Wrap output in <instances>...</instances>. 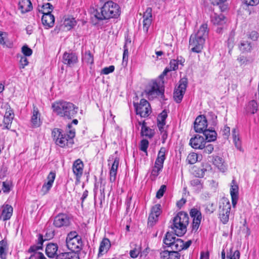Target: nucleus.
Segmentation results:
<instances>
[{"instance_id":"nucleus-39","label":"nucleus","mask_w":259,"mask_h":259,"mask_svg":"<svg viewBox=\"0 0 259 259\" xmlns=\"http://www.w3.org/2000/svg\"><path fill=\"white\" fill-rule=\"evenodd\" d=\"M177 239L173 234L167 232L163 239V243L169 247Z\"/></svg>"},{"instance_id":"nucleus-2","label":"nucleus","mask_w":259,"mask_h":259,"mask_svg":"<svg viewBox=\"0 0 259 259\" xmlns=\"http://www.w3.org/2000/svg\"><path fill=\"white\" fill-rule=\"evenodd\" d=\"M120 15V10L118 5L113 1H108L99 10L96 11L95 16L99 20H103L116 18Z\"/></svg>"},{"instance_id":"nucleus-54","label":"nucleus","mask_w":259,"mask_h":259,"mask_svg":"<svg viewBox=\"0 0 259 259\" xmlns=\"http://www.w3.org/2000/svg\"><path fill=\"white\" fill-rule=\"evenodd\" d=\"M151 213L159 216L161 213V205L157 204L153 206L151 209Z\"/></svg>"},{"instance_id":"nucleus-45","label":"nucleus","mask_w":259,"mask_h":259,"mask_svg":"<svg viewBox=\"0 0 259 259\" xmlns=\"http://www.w3.org/2000/svg\"><path fill=\"white\" fill-rule=\"evenodd\" d=\"M135 247L130 251L131 257L134 258L137 257L141 252V247L136 244H135Z\"/></svg>"},{"instance_id":"nucleus-47","label":"nucleus","mask_w":259,"mask_h":259,"mask_svg":"<svg viewBox=\"0 0 259 259\" xmlns=\"http://www.w3.org/2000/svg\"><path fill=\"white\" fill-rule=\"evenodd\" d=\"M131 41H128L127 40H126L125 44L124 45L123 48V62H125L126 63L128 61V50L127 47L128 44H130Z\"/></svg>"},{"instance_id":"nucleus-38","label":"nucleus","mask_w":259,"mask_h":259,"mask_svg":"<svg viewBox=\"0 0 259 259\" xmlns=\"http://www.w3.org/2000/svg\"><path fill=\"white\" fill-rule=\"evenodd\" d=\"M258 106L256 102L254 100L250 101L246 107V111L248 113L254 114L257 110Z\"/></svg>"},{"instance_id":"nucleus-37","label":"nucleus","mask_w":259,"mask_h":259,"mask_svg":"<svg viewBox=\"0 0 259 259\" xmlns=\"http://www.w3.org/2000/svg\"><path fill=\"white\" fill-rule=\"evenodd\" d=\"M232 137L235 147L239 150H241V142L239 134L235 128H234L232 131Z\"/></svg>"},{"instance_id":"nucleus-35","label":"nucleus","mask_w":259,"mask_h":259,"mask_svg":"<svg viewBox=\"0 0 259 259\" xmlns=\"http://www.w3.org/2000/svg\"><path fill=\"white\" fill-rule=\"evenodd\" d=\"M239 48L242 53L250 52L252 49L251 43L247 40H242L239 45Z\"/></svg>"},{"instance_id":"nucleus-5","label":"nucleus","mask_w":259,"mask_h":259,"mask_svg":"<svg viewBox=\"0 0 259 259\" xmlns=\"http://www.w3.org/2000/svg\"><path fill=\"white\" fill-rule=\"evenodd\" d=\"M52 135L56 144L63 148L65 146H71L73 144L75 131L71 130L69 131V134L68 135L63 133L61 129L55 128L52 131Z\"/></svg>"},{"instance_id":"nucleus-63","label":"nucleus","mask_w":259,"mask_h":259,"mask_svg":"<svg viewBox=\"0 0 259 259\" xmlns=\"http://www.w3.org/2000/svg\"><path fill=\"white\" fill-rule=\"evenodd\" d=\"M170 256L169 259H180V253L178 252L177 251H170Z\"/></svg>"},{"instance_id":"nucleus-29","label":"nucleus","mask_w":259,"mask_h":259,"mask_svg":"<svg viewBox=\"0 0 259 259\" xmlns=\"http://www.w3.org/2000/svg\"><path fill=\"white\" fill-rule=\"evenodd\" d=\"M3 207V208L2 212V217L3 220L4 221H7L10 219L13 214V207L9 204L4 205Z\"/></svg>"},{"instance_id":"nucleus-16","label":"nucleus","mask_w":259,"mask_h":259,"mask_svg":"<svg viewBox=\"0 0 259 259\" xmlns=\"http://www.w3.org/2000/svg\"><path fill=\"white\" fill-rule=\"evenodd\" d=\"M152 10L151 8L148 7L144 12L143 16V28L144 31L147 33L148 29L150 26L152 21Z\"/></svg>"},{"instance_id":"nucleus-23","label":"nucleus","mask_w":259,"mask_h":259,"mask_svg":"<svg viewBox=\"0 0 259 259\" xmlns=\"http://www.w3.org/2000/svg\"><path fill=\"white\" fill-rule=\"evenodd\" d=\"M139 124L142 125L141 134L142 136H145L149 139L152 138L154 136L155 134L154 131L147 126L145 121H143L142 122L139 121Z\"/></svg>"},{"instance_id":"nucleus-20","label":"nucleus","mask_w":259,"mask_h":259,"mask_svg":"<svg viewBox=\"0 0 259 259\" xmlns=\"http://www.w3.org/2000/svg\"><path fill=\"white\" fill-rule=\"evenodd\" d=\"M40 114L37 107L35 106H33L32 114L31 118V122L33 127H38L41 125V121L40 120Z\"/></svg>"},{"instance_id":"nucleus-36","label":"nucleus","mask_w":259,"mask_h":259,"mask_svg":"<svg viewBox=\"0 0 259 259\" xmlns=\"http://www.w3.org/2000/svg\"><path fill=\"white\" fill-rule=\"evenodd\" d=\"M183 246V241L179 238H177V240L170 246H169L172 250L177 251L178 252L184 249V247Z\"/></svg>"},{"instance_id":"nucleus-1","label":"nucleus","mask_w":259,"mask_h":259,"mask_svg":"<svg viewBox=\"0 0 259 259\" xmlns=\"http://www.w3.org/2000/svg\"><path fill=\"white\" fill-rule=\"evenodd\" d=\"M208 33L207 25L202 24L197 32L190 36L189 48H190L192 52L196 53H199L202 52Z\"/></svg>"},{"instance_id":"nucleus-12","label":"nucleus","mask_w":259,"mask_h":259,"mask_svg":"<svg viewBox=\"0 0 259 259\" xmlns=\"http://www.w3.org/2000/svg\"><path fill=\"white\" fill-rule=\"evenodd\" d=\"M188 81L186 78L180 79L178 87L175 89L174 93V98L176 102L180 103L182 100L184 95L187 87Z\"/></svg>"},{"instance_id":"nucleus-31","label":"nucleus","mask_w":259,"mask_h":259,"mask_svg":"<svg viewBox=\"0 0 259 259\" xmlns=\"http://www.w3.org/2000/svg\"><path fill=\"white\" fill-rule=\"evenodd\" d=\"M211 21L214 25H222L226 23L225 17L223 14L214 13L211 16Z\"/></svg>"},{"instance_id":"nucleus-41","label":"nucleus","mask_w":259,"mask_h":259,"mask_svg":"<svg viewBox=\"0 0 259 259\" xmlns=\"http://www.w3.org/2000/svg\"><path fill=\"white\" fill-rule=\"evenodd\" d=\"M213 164L218 167V168L221 171H224L225 169V166L224 164V160L222 158L216 156L213 160Z\"/></svg>"},{"instance_id":"nucleus-40","label":"nucleus","mask_w":259,"mask_h":259,"mask_svg":"<svg viewBox=\"0 0 259 259\" xmlns=\"http://www.w3.org/2000/svg\"><path fill=\"white\" fill-rule=\"evenodd\" d=\"M8 249L7 242L3 240L0 241V256L2 259H6Z\"/></svg>"},{"instance_id":"nucleus-10","label":"nucleus","mask_w":259,"mask_h":259,"mask_svg":"<svg viewBox=\"0 0 259 259\" xmlns=\"http://www.w3.org/2000/svg\"><path fill=\"white\" fill-rule=\"evenodd\" d=\"M165 149L162 147L158 152L157 157L155 162L154 166L151 171L153 176L157 177L163 167V163L165 159Z\"/></svg>"},{"instance_id":"nucleus-8","label":"nucleus","mask_w":259,"mask_h":259,"mask_svg":"<svg viewBox=\"0 0 259 259\" xmlns=\"http://www.w3.org/2000/svg\"><path fill=\"white\" fill-rule=\"evenodd\" d=\"M230 210L231 204L229 201L226 198L222 199L219 203V217L224 224L229 221Z\"/></svg>"},{"instance_id":"nucleus-53","label":"nucleus","mask_w":259,"mask_h":259,"mask_svg":"<svg viewBox=\"0 0 259 259\" xmlns=\"http://www.w3.org/2000/svg\"><path fill=\"white\" fill-rule=\"evenodd\" d=\"M20 68H24L28 64V61L25 56L20 55Z\"/></svg>"},{"instance_id":"nucleus-46","label":"nucleus","mask_w":259,"mask_h":259,"mask_svg":"<svg viewBox=\"0 0 259 259\" xmlns=\"http://www.w3.org/2000/svg\"><path fill=\"white\" fill-rule=\"evenodd\" d=\"M191 185L192 186L195 188L197 190H201L203 186L200 180L198 178H195L191 181Z\"/></svg>"},{"instance_id":"nucleus-27","label":"nucleus","mask_w":259,"mask_h":259,"mask_svg":"<svg viewBox=\"0 0 259 259\" xmlns=\"http://www.w3.org/2000/svg\"><path fill=\"white\" fill-rule=\"evenodd\" d=\"M32 4L30 0H20L19 3V9L22 13H25L31 10Z\"/></svg>"},{"instance_id":"nucleus-57","label":"nucleus","mask_w":259,"mask_h":259,"mask_svg":"<svg viewBox=\"0 0 259 259\" xmlns=\"http://www.w3.org/2000/svg\"><path fill=\"white\" fill-rule=\"evenodd\" d=\"M178 61L175 59L171 60L169 63V67L171 70L175 71L178 68Z\"/></svg>"},{"instance_id":"nucleus-28","label":"nucleus","mask_w":259,"mask_h":259,"mask_svg":"<svg viewBox=\"0 0 259 259\" xmlns=\"http://www.w3.org/2000/svg\"><path fill=\"white\" fill-rule=\"evenodd\" d=\"M119 165V159L115 158L110 170V181L111 183L115 182L116 178L117 170Z\"/></svg>"},{"instance_id":"nucleus-30","label":"nucleus","mask_w":259,"mask_h":259,"mask_svg":"<svg viewBox=\"0 0 259 259\" xmlns=\"http://www.w3.org/2000/svg\"><path fill=\"white\" fill-rule=\"evenodd\" d=\"M58 246L56 244L50 243L47 245L46 248V253L49 257H54L58 251Z\"/></svg>"},{"instance_id":"nucleus-11","label":"nucleus","mask_w":259,"mask_h":259,"mask_svg":"<svg viewBox=\"0 0 259 259\" xmlns=\"http://www.w3.org/2000/svg\"><path fill=\"white\" fill-rule=\"evenodd\" d=\"M136 113L142 117H146L149 115L151 110L150 105L148 101L144 99L140 100L139 104L134 103Z\"/></svg>"},{"instance_id":"nucleus-26","label":"nucleus","mask_w":259,"mask_h":259,"mask_svg":"<svg viewBox=\"0 0 259 259\" xmlns=\"http://www.w3.org/2000/svg\"><path fill=\"white\" fill-rule=\"evenodd\" d=\"M167 117V112L163 110L157 117V125L160 132H164V126L165 125V119Z\"/></svg>"},{"instance_id":"nucleus-15","label":"nucleus","mask_w":259,"mask_h":259,"mask_svg":"<svg viewBox=\"0 0 259 259\" xmlns=\"http://www.w3.org/2000/svg\"><path fill=\"white\" fill-rule=\"evenodd\" d=\"M191 217L193 218L192 231H197L199 228L201 219V213L196 208H193L190 212Z\"/></svg>"},{"instance_id":"nucleus-13","label":"nucleus","mask_w":259,"mask_h":259,"mask_svg":"<svg viewBox=\"0 0 259 259\" xmlns=\"http://www.w3.org/2000/svg\"><path fill=\"white\" fill-rule=\"evenodd\" d=\"M207 126V119L204 115H199L195 119L194 128L197 133H203Z\"/></svg>"},{"instance_id":"nucleus-52","label":"nucleus","mask_w":259,"mask_h":259,"mask_svg":"<svg viewBox=\"0 0 259 259\" xmlns=\"http://www.w3.org/2000/svg\"><path fill=\"white\" fill-rule=\"evenodd\" d=\"M149 146V142L148 140L143 139L141 141L140 145V149L146 153V154H147V148Z\"/></svg>"},{"instance_id":"nucleus-33","label":"nucleus","mask_w":259,"mask_h":259,"mask_svg":"<svg viewBox=\"0 0 259 259\" xmlns=\"http://www.w3.org/2000/svg\"><path fill=\"white\" fill-rule=\"evenodd\" d=\"M54 9L53 6L49 3L44 4L42 6H38V11L43 15L51 14Z\"/></svg>"},{"instance_id":"nucleus-21","label":"nucleus","mask_w":259,"mask_h":259,"mask_svg":"<svg viewBox=\"0 0 259 259\" xmlns=\"http://www.w3.org/2000/svg\"><path fill=\"white\" fill-rule=\"evenodd\" d=\"M77 61V57L75 53L65 52L63 56V62L70 66L73 65Z\"/></svg>"},{"instance_id":"nucleus-49","label":"nucleus","mask_w":259,"mask_h":259,"mask_svg":"<svg viewBox=\"0 0 259 259\" xmlns=\"http://www.w3.org/2000/svg\"><path fill=\"white\" fill-rule=\"evenodd\" d=\"M207 119L211 122L212 125H216L217 123V116L212 112H208L207 115Z\"/></svg>"},{"instance_id":"nucleus-56","label":"nucleus","mask_w":259,"mask_h":259,"mask_svg":"<svg viewBox=\"0 0 259 259\" xmlns=\"http://www.w3.org/2000/svg\"><path fill=\"white\" fill-rule=\"evenodd\" d=\"M166 189V186L164 185H162L156 193V197L158 199L161 198L163 196Z\"/></svg>"},{"instance_id":"nucleus-19","label":"nucleus","mask_w":259,"mask_h":259,"mask_svg":"<svg viewBox=\"0 0 259 259\" xmlns=\"http://www.w3.org/2000/svg\"><path fill=\"white\" fill-rule=\"evenodd\" d=\"M206 141L202 136L196 135L190 140V145L193 148L202 149L204 148Z\"/></svg>"},{"instance_id":"nucleus-24","label":"nucleus","mask_w":259,"mask_h":259,"mask_svg":"<svg viewBox=\"0 0 259 259\" xmlns=\"http://www.w3.org/2000/svg\"><path fill=\"white\" fill-rule=\"evenodd\" d=\"M76 24V21L74 18L68 17L64 19L60 29L63 31H68L71 30Z\"/></svg>"},{"instance_id":"nucleus-32","label":"nucleus","mask_w":259,"mask_h":259,"mask_svg":"<svg viewBox=\"0 0 259 259\" xmlns=\"http://www.w3.org/2000/svg\"><path fill=\"white\" fill-rule=\"evenodd\" d=\"M2 109L6 110L4 118H8L10 120H13L14 114L13 110L7 103H2L1 106Z\"/></svg>"},{"instance_id":"nucleus-58","label":"nucleus","mask_w":259,"mask_h":259,"mask_svg":"<svg viewBox=\"0 0 259 259\" xmlns=\"http://www.w3.org/2000/svg\"><path fill=\"white\" fill-rule=\"evenodd\" d=\"M114 70V66L113 65L109 66V67H106L104 68L102 70V73L104 74H108L112 72H113Z\"/></svg>"},{"instance_id":"nucleus-51","label":"nucleus","mask_w":259,"mask_h":259,"mask_svg":"<svg viewBox=\"0 0 259 259\" xmlns=\"http://www.w3.org/2000/svg\"><path fill=\"white\" fill-rule=\"evenodd\" d=\"M215 210V205L213 203L208 202L205 205V211L207 214L213 213Z\"/></svg>"},{"instance_id":"nucleus-18","label":"nucleus","mask_w":259,"mask_h":259,"mask_svg":"<svg viewBox=\"0 0 259 259\" xmlns=\"http://www.w3.org/2000/svg\"><path fill=\"white\" fill-rule=\"evenodd\" d=\"M83 163L80 159H77L73 163L72 170L74 175L76 177V180L79 182L80 179L82 175Z\"/></svg>"},{"instance_id":"nucleus-44","label":"nucleus","mask_w":259,"mask_h":259,"mask_svg":"<svg viewBox=\"0 0 259 259\" xmlns=\"http://www.w3.org/2000/svg\"><path fill=\"white\" fill-rule=\"evenodd\" d=\"M187 161L188 163L192 164L195 163L198 160V156L196 153H190L187 158Z\"/></svg>"},{"instance_id":"nucleus-43","label":"nucleus","mask_w":259,"mask_h":259,"mask_svg":"<svg viewBox=\"0 0 259 259\" xmlns=\"http://www.w3.org/2000/svg\"><path fill=\"white\" fill-rule=\"evenodd\" d=\"M240 252L238 250L233 251V248H230V251L227 253V259H239Z\"/></svg>"},{"instance_id":"nucleus-48","label":"nucleus","mask_w":259,"mask_h":259,"mask_svg":"<svg viewBox=\"0 0 259 259\" xmlns=\"http://www.w3.org/2000/svg\"><path fill=\"white\" fill-rule=\"evenodd\" d=\"M158 215H157L154 213H150L148 218V225L152 227L158 221Z\"/></svg>"},{"instance_id":"nucleus-7","label":"nucleus","mask_w":259,"mask_h":259,"mask_svg":"<svg viewBox=\"0 0 259 259\" xmlns=\"http://www.w3.org/2000/svg\"><path fill=\"white\" fill-rule=\"evenodd\" d=\"M66 243L67 248L73 251H79L82 245L81 238L75 231L71 232L67 235Z\"/></svg>"},{"instance_id":"nucleus-4","label":"nucleus","mask_w":259,"mask_h":259,"mask_svg":"<svg viewBox=\"0 0 259 259\" xmlns=\"http://www.w3.org/2000/svg\"><path fill=\"white\" fill-rule=\"evenodd\" d=\"M189 220L188 214L183 211L179 212L173 218L171 228L176 235L178 236H182L186 233Z\"/></svg>"},{"instance_id":"nucleus-9","label":"nucleus","mask_w":259,"mask_h":259,"mask_svg":"<svg viewBox=\"0 0 259 259\" xmlns=\"http://www.w3.org/2000/svg\"><path fill=\"white\" fill-rule=\"evenodd\" d=\"M43 242L42 236L39 235L37 244L31 246L28 250V252L30 253L28 259H46L44 254L39 251L42 249Z\"/></svg>"},{"instance_id":"nucleus-42","label":"nucleus","mask_w":259,"mask_h":259,"mask_svg":"<svg viewBox=\"0 0 259 259\" xmlns=\"http://www.w3.org/2000/svg\"><path fill=\"white\" fill-rule=\"evenodd\" d=\"M82 61L83 62L88 64H93L94 63L93 56L90 51H86L82 56Z\"/></svg>"},{"instance_id":"nucleus-6","label":"nucleus","mask_w":259,"mask_h":259,"mask_svg":"<svg viewBox=\"0 0 259 259\" xmlns=\"http://www.w3.org/2000/svg\"><path fill=\"white\" fill-rule=\"evenodd\" d=\"M164 92L163 81L161 80L153 81L145 90V95L149 100H152L159 96H163Z\"/></svg>"},{"instance_id":"nucleus-34","label":"nucleus","mask_w":259,"mask_h":259,"mask_svg":"<svg viewBox=\"0 0 259 259\" xmlns=\"http://www.w3.org/2000/svg\"><path fill=\"white\" fill-rule=\"evenodd\" d=\"M203 135L205 137V140L207 142L214 141L217 139V133L214 130H205L203 133Z\"/></svg>"},{"instance_id":"nucleus-50","label":"nucleus","mask_w":259,"mask_h":259,"mask_svg":"<svg viewBox=\"0 0 259 259\" xmlns=\"http://www.w3.org/2000/svg\"><path fill=\"white\" fill-rule=\"evenodd\" d=\"M232 185H231V188L230 189L231 195V196H234V197H238V187L235 184L234 180L232 181Z\"/></svg>"},{"instance_id":"nucleus-62","label":"nucleus","mask_w":259,"mask_h":259,"mask_svg":"<svg viewBox=\"0 0 259 259\" xmlns=\"http://www.w3.org/2000/svg\"><path fill=\"white\" fill-rule=\"evenodd\" d=\"M69 252H63L60 253L56 256V259H69Z\"/></svg>"},{"instance_id":"nucleus-60","label":"nucleus","mask_w":259,"mask_h":259,"mask_svg":"<svg viewBox=\"0 0 259 259\" xmlns=\"http://www.w3.org/2000/svg\"><path fill=\"white\" fill-rule=\"evenodd\" d=\"M243 3L247 6H256L259 3V0H243Z\"/></svg>"},{"instance_id":"nucleus-17","label":"nucleus","mask_w":259,"mask_h":259,"mask_svg":"<svg viewBox=\"0 0 259 259\" xmlns=\"http://www.w3.org/2000/svg\"><path fill=\"white\" fill-rule=\"evenodd\" d=\"M55 178V172L51 171L47 177V182L44 183L40 190V192L43 195L47 194L49 192L53 186Z\"/></svg>"},{"instance_id":"nucleus-59","label":"nucleus","mask_w":259,"mask_h":259,"mask_svg":"<svg viewBox=\"0 0 259 259\" xmlns=\"http://www.w3.org/2000/svg\"><path fill=\"white\" fill-rule=\"evenodd\" d=\"M13 120H10L8 118H4V128L9 129L11 127Z\"/></svg>"},{"instance_id":"nucleus-3","label":"nucleus","mask_w":259,"mask_h":259,"mask_svg":"<svg viewBox=\"0 0 259 259\" xmlns=\"http://www.w3.org/2000/svg\"><path fill=\"white\" fill-rule=\"evenodd\" d=\"M53 111L57 115L71 119L77 113L78 108L73 104L65 101L57 102L52 105Z\"/></svg>"},{"instance_id":"nucleus-55","label":"nucleus","mask_w":259,"mask_h":259,"mask_svg":"<svg viewBox=\"0 0 259 259\" xmlns=\"http://www.w3.org/2000/svg\"><path fill=\"white\" fill-rule=\"evenodd\" d=\"M22 52L24 55V56H30L32 55V51L27 46H24L22 48Z\"/></svg>"},{"instance_id":"nucleus-64","label":"nucleus","mask_w":259,"mask_h":259,"mask_svg":"<svg viewBox=\"0 0 259 259\" xmlns=\"http://www.w3.org/2000/svg\"><path fill=\"white\" fill-rule=\"evenodd\" d=\"M170 251L168 250H164L160 253L161 258L162 259H169L170 258Z\"/></svg>"},{"instance_id":"nucleus-61","label":"nucleus","mask_w":259,"mask_h":259,"mask_svg":"<svg viewBox=\"0 0 259 259\" xmlns=\"http://www.w3.org/2000/svg\"><path fill=\"white\" fill-rule=\"evenodd\" d=\"M248 37L253 41L257 40L258 34L256 31H252L248 35Z\"/></svg>"},{"instance_id":"nucleus-22","label":"nucleus","mask_w":259,"mask_h":259,"mask_svg":"<svg viewBox=\"0 0 259 259\" xmlns=\"http://www.w3.org/2000/svg\"><path fill=\"white\" fill-rule=\"evenodd\" d=\"M41 21L43 25L46 28H51L54 25L55 17L51 13L43 15L41 17Z\"/></svg>"},{"instance_id":"nucleus-14","label":"nucleus","mask_w":259,"mask_h":259,"mask_svg":"<svg viewBox=\"0 0 259 259\" xmlns=\"http://www.w3.org/2000/svg\"><path fill=\"white\" fill-rule=\"evenodd\" d=\"M70 224V218L65 213L58 214L54 220V225L57 228L68 226Z\"/></svg>"},{"instance_id":"nucleus-25","label":"nucleus","mask_w":259,"mask_h":259,"mask_svg":"<svg viewBox=\"0 0 259 259\" xmlns=\"http://www.w3.org/2000/svg\"><path fill=\"white\" fill-rule=\"evenodd\" d=\"M111 247L110 241L109 239L104 238L100 243L99 249V255L106 253Z\"/></svg>"}]
</instances>
